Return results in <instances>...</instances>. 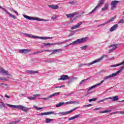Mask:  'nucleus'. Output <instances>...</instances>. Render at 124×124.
<instances>
[{"mask_svg": "<svg viewBox=\"0 0 124 124\" xmlns=\"http://www.w3.org/2000/svg\"><path fill=\"white\" fill-rule=\"evenodd\" d=\"M108 57L107 55H104L102 56H101L100 58L96 59L90 63H88L86 64H79V67H81V66H84L85 65H92V64H93L94 63H96L97 62H100L104 59V58H107Z\"/></svg>", "mask_w": 124, "mask_h": 124, "instance_id": "obj_1", "label": "nucleus"}, {"mask_svg": "<svg viewBox=\"0 0 124 124\" xmlns=\"http://www.w3.org/2000/svg\"><path fill=\"white\" fill-rule=\"evenodd\" d=\"M7 106H8V107H10L11 108H16V109H20L22 111H23V112H28L29 110H30V109H31V108H27L22 105L16 106L10 105L9 104H7Z\"/></svg>", "mask_w": 124, "mask_h": 124, "instance_id": "obj_2", "label": "nucleus"}, {"mask_svg": "<svg viewBox=\"0 0 124 124\" xmlns=\"http://www.w3.org/2000/svg\"><path fill=\"white\" fill-rule=\"evenodd\" d=\"M22 34L26 36V37H29V38H34L35 39H36V38H39L40 39H44L46 40V39H52V38H54V37H39L33 35L31 34H28L27 33H22Z\"/></svg>", "mask_w": 124, "mask_h": 124, "instance_id": "obj_3", "label": "nucleus"}, {"mask_svg": "<svg viewBox=\"0 0 124 124\" xmlns=\"http://www.w3.org/2000/svg\"><path fill=\"white\" fill-rule=\"evenodd\" d=\"M124 66H122L120 68V69L118 70L115 73H113L112 74L106 76L104 78V80H107L109 79H111L114 77H116V76H117L118 75H119L120 73H121V72H122V71H123V70H124Z\"/></svg>", "mask_w": 124, "mask_h": 124, "instance_id": "obj_4", "label": "nucleus"}, {"mask_svg": "<svg viewBox=\"0 0 124 124\" xmlns=\"http://www.w3.org/2000/svg\"><path fill=\"white\" fill-rule=\"evenodd\" d=\"M87 37L82 38L81 39H77L76 41H74L73 43L70 44L69 45L65 46V47H68L69 45H78V44H81L87 41Z\"/></svg>", "mask_w": 124, "mask_h": 124, "instance_id": "obj_5", "label": "nucleus"}, {"mask_svg": "<svg viewBox=\"0 0 124 124\" xmlns=\"http://www.w3.org/2000/svg\"><path fill=\"white\" fill-rule=\"evenodd\" d=\"M104 81H106V80H104V78L103 80L101 81L99 83L95 84L92 86H91L90 87H89L88 88V90L87 91V94H90V93H92V92H91V91H92V90H93V89H95V88H97V87H98L99 86H100V85H101V84H102V83H104Z\"/></svg>", "mask_w": 124, "mask_h": 124, "instance_id": "obj_6", "label": "nucleus"}, {"mask_svg": "<svg viewBox=\"0 0 124 124\" xmlns=\"http://www.w3.org/2000/svg\"><path fill=\"white\" fill-rule=\"evenodd\" d=\"M105 1V0H100L96 6L91 12H90V14H92V13H93L94 12L96 11L97 8L100 7V6H101V5L104 3Z\"/></svg>", "mask_w": 124, "mask_h": 124, "instance_id": "obj_7", "label": "nucleus"}, {"mask_svg": "<svg viewBox=\"0 0 124 124\" xmlns=\"http://www.w3.org/2000/svg\"><path fill=\"white\" fill-rule=\"evenodd\" d=\"M120 1L118 0H113L111 1L110 5H111V10H114V9H116V7H117V5H118V3H119Z\"/></svg>", "mask_w": 124, "mask_h": 124, "instance_id": "obj_8", "label": "nucleus"}, {"mask_svg": "<svg viewBox=\"0 0 124 124\" xmlns=\"http://www.w3.org/2000/svg\"><path fill=\"white\" fill-rule=\"evenodd\" d=\"M78 108H79V107H76L70 110V111L59 112V114H61V115H62V116H65L66 115H68V114H70L71 112H73V111H75V110H76V109H78Z\"/></svg>", "mask_w": 124, "mask_h": 124, "instance_id": "obj_9", "label": "nucleus"}, {"mask_svg": "<svg viewBox=\"0 0 124 124\" xmlns=\"http://www.w3.org/2000/svg\"><path fill=\"white\" fill-rule=\"evenodd\" d=\"M0 9H2V10H3L4 12H5L8 15H9L10 17H12V18H13V19H16V16H15L11 14L8 11H7L5 8L2 7V6H0Z\"/></svg>", "mask_w": 124, "mask_h": 124, "instance_id": "obj_10", "label": "nucleus"}, {"mask_svg": "<svg viewBox=\"0 0 124 124\" xmlns=\"http://www.w3.org/2000/svg\"><path fill=\"white\" fill-rule=\"evenodd\" d=\"M109 48H112L108 50V53H113V51H115L117 49V45L113 44L108 46Z\"/></svg>", "mask_w": 124, "mask_h": 124, "instance_id": "obj_11", "label": "nucleus"}, {"mask_svg": "<svg viewBox=\"0 0 124 124\" xmlns=\"http://www.w3.org/2000/svg\"><path fill=\"white\" fill-rule=\"evenodd\" d=\"M0 73L3 74V75H8V76H11V75L9 74L8 71L3 69V68L0 67Z\"/></svg>", "mask_w": 124, "mask_h": 124, "instance_id": "obj_12", "label": "nucleus"}, {"mask_svg": "<svg viewBox=\"0 0 124 124\" xmlns=\"http://www.w3.org/2000/svg\"><path fill=\"white\" fill-rule=\"evenodd\" d=\"M54 114V115H57V113H55L54 111H49L47 112H42L39 114V116H45L48 115H52Z\"/></svg>", "mask_w": 124, "mask_h": 124, "instance_id": "obj_13", "label": "nucleus"}, {"mask_svg": "<svg viewBox=\"0 0 124 124\" xmlns=\"http://www.w3.org/2000/svg\"><path fill=\"white\" fill-rule=\"evenodd\" d=\"M69 79V77L67 75H62L60 76V78L58 79V81L62 80L63 81H65V80H68Z\"/></svg>", "mask_w": 124, "mask_h": 124, "instance_id": "obj_14", "label": "nucleus"}, {"mask_svg": "<svg viewBox=\"0 0 124 124\" xmlns=\"http://www.w3.org/2000/svg\"><path fill=\"white\" fill-rule=\"evenodd\" d=\"M23 16L24 17V18H26L27 20H33L34 21H36L37 18V17L30 16L26 15H23Z\"/></svg>", "mask_w": 124, "mask_h": 124, "instance_id": "obj_15", "label": "nucleus"}, {"mask_svg": "<svg viewBox=\"0 0 124 124\" xmlns=\"http://www.w3.org/2000/svg\"><path fill=\"white\" fill-rule=\"evenodd\" d=\"M82 24H83V22H82L78 23L77 25L71 27V30H76V29H78Z\"/></svg>", "mask_w": 124, "mask_h": 124, "instance_id": "obj_16", "label": "nucleus"}, {"mask_svg": "<svg viewBox=\"0 0 124 124\" xmlns=\"http://www.w3.org/2000/svg\"><path fill=\"white\" fill-rule=\"evenodd\" d=\"M38 96H40V94H34L33 95V96L28 97V99L30 100H34L36 99V97H38Z\"/></svg>", "mask_w": 124, "mask_h": 124, "instance_id": "obj_17", "label": "nucleus"}, {"mask_svg": "<svg viewBox=\"0 0 124 124\" xmlns=\"http://www.w3.org/2000/svg\"><path fill=\"white\" fill-rule=\"evenodd\" d=\"M78 15V13L77 12H75L72 14H66V16L67 18H73L75 16H76V15Z\"/></svg>", "mask_w": 124, "mask_h": 124, "instance_id": "obj_18", "label": "nucleus"}, {"mask_svg": "<svg viewBox=\"0 0 124 124\" xmlns=\"http://www.w3.org/2000/svg\"><path fill=\"white\" fill-rule=\"evenodd\" d=\"M19 53H21V54H28L29 52H31V49H20L19 50Z\"/></svg>", "mask_w": 124, "mask_h": 124, "instance_id": "obj_19", "label": "nucleus"}, {"mask_svg": "<svg viewBox=\"0 0 124 124\" xmlns=\"http://www.w3.org/2000/svg\"><path fill=\"white\" fill-rule=\"evenodd\" d=\"M122 64H123V66H124V60L123 62H122L121 63H119V64H114V65H109V67L115 68V67H117V66H120L122 65Z\"/></svg>", "mask_w": 124, "mask_h": 124, "instance_id": "obj_20", "label": "nucleus"}, {"mask_svg": "<svg viewBox=\"0 0 124 124\" xmlns=\"http://www.w3.org/2000/svg\"><path fill=\"white\" fill-rule=\"evenodd\" d=\"M118 27H119V25H118V24L114 25L113 26L110 28V29H109V31H110V32H112V31H116L118 29Z\"/></svg>", "mask_w": 124, "mask_h": 124, "instance_id": "obj_21", "label": "nucleus"}, {"mask_svg": "<svg viewBox=\"0 0 124 124\" xmlns=\"http://www.w3.org/2000/svg\"><path fill=\"white\" fill-rule=\"evenodd\" d=\"M48 6L51 9H59V5H48Z\"/></svg>", "mask_w": 124, "mask_h": 124, "instance_id": "obj_22", "label": "nucleus"}, {"mask_svg": "<svg viewBox=\"0 0 124 124\" xmlns=\"http://www.w3.org/2000/svg\"><path fill=\"white\" fill-rule=\"evenodd\" d=\"M108 98L111 99L112 101H117V100H119V97H118V96L109 97Z\"/></svg>", "mask_w": 124, "mask_h": 124, "instance_id": "obj_23", "label": "nucleus"}, {"mask_svg": "<svg viewBox=\"0 0 124 124\" xmlns=\"http://www.w3.org/2000/svg\"><path fill=\"white\" fill-rule=\"evenodd\" d=\"M108 5L109 4H108V3H106L104 7L101 9L102 11H105V10H107V9H108Z\"/></svg>", "mask_w": 124, "mask_h": 124, "instance_id": "obj_24", "label": "nucleus"}, {"mask_svg": "<svg viewBox=\"0 0 124 124\" xmlns=\"http://www.w3.org/2000/svg\"><path fill=\"white\" fill-rule=\"evenodd\" d=\"M80 114H77L75 115L73 117H72L68 119L69 121H72V120H74V119H77V118H79Z\"/></svg>", "mask_w": 124, "mask_h": 124, "instance_id": "obj_25", "label": "nucleus"}, {"mask_svg": "<svg viewBox=\"0 0 124 124\" xmlns=\"http://www.w3.org/2000/svg\"><path fill=\"white\" fill-rule=\"evenodd\" d=\"M27 73H29V74H36V73H38V71L28 70Z\"/></svg>", "mask_w": 124, "mask_h": 124, "instance_id": "obj_26", "label": "nucleus"}, {"mask_svg": "<svg viewBox=\"0 0 124 124\" xmlns=\"http://www.w3.org/2000/svg\"><path fill=\"white\" fill-rule=\"evenodd\" d=\"M62 105H65V103H64V102L59 103L55 105V106H56V107H57V108H59V107H61V106H62Z\"/></svg>", "mask_w": 124, "mask_h": 124, "instance_id": "obj_27", "label": "nucleus"}, {"mask_svg": "<svg viewBox=\"0 0 124 124\" xmlns=\"http://www.w3.org/2000/svg\"><path fill=\"white\" fill-rule=\"evenodd\" d=\"M53 121H54V119H53L46 118V124H50V123H51V122H53Z\"/></svg>", "mask_w": 124, "mask_h": 124, "instance_id": "obj_28", "label": "nucleus"}, {"mask_svg": "<svg viewBox=\"0 0 124 124\" xmlns=\"http://www.w3.org/2000/svg\"><path fill=\"white\" fill-rule=\"evenodd\" d=\"M36 21H38L39 22H42V21L48 22V20L47 19H44L38 18L37 17Z\"/></svg>", "mask_w": 124, "mask_h": 124, "instance_id": "obj_29", "label": "nucleus"}, {"mask_svg": "<svg viewBox=\"0 0 124 124\" xmlns=\"http://www.w3.org/2000/svg\"><path fill=\"white\" fill-rule=\"evenodd\" d=\"M115 19H116V16H114L111 18L108 21V22H107V24H109V23H111V22H114Z\"/></svg>", "mask_w": 124, "mask_h": 124, "instance_id": "obj_30", "label": "nucleus"}, {"mask_svg": "<svg viewBox=\"0 0 124 124\" xmlns=\"http://www.w3.org/2000/svg\"><path fill=\"white\" fill-rule=\"evenodd\" d=\"M112 111L111 109H108V110H103L99 112L100 114H103V113H110Z\"/></svg>", "mask_w": 124, "mask_h": 124, "instance_id": "obj_31", "label": "nucleus"}, {"mask_svg": "<svg viewBox=\"0 0 124 124\" xmlns=\"http://www.w3.org/2000/svg\"><path fill=\"white\" fill-rule=\"evenodd\" d=\"M87 80H89V78H86V79H83L82 80H81L79 83V86H81V85H82L83 84V83H84V82H85V81H87Z\"/></svg>", "mask_w": 124, "mask_h": 124, "instance_id": "obj_32", "label": "nucleus"}, {"mask_svg": "<svg viewBox=\"0 0 124 124\" xmlns=\"http://www.w3.org/2000/svg\"><path fill=\"white\" fill-rule=\"evenodd\" d=\"M43 52H44V50H41L40 51L34 52L33 54V55H36V54H40L43 53Z\"/></svg>", "mask_w": 124, "mask_h": 124, "instance_id": "obj_33", "label": "nucleus"}, {"mask_svg": "<svg viewBox=\"0 0 124 124\" xmlns=\"http://www.w3.org/2000/svg\"><path fill=\"white\" fill-rule=\"evenodd\" d=\"M65 105H68L70 104H73V101H69V102H64Z\"/></svg>", "mask_w": 124, "mask_h": 124, "instance_id": "obj_34", "label": "nucleus"}, {"mask_svg": "<svg viewBox=\"0 0 124 124\" xmlns=\"http://www.w3.org/2000/svg\"><path fill=\"white\" fill-rule=\"evenodd\" d=\"M51 54L50 55H54V54H57L56 49H52L51 50Z\"/></svg>", "mask_w": 124, "mask_h": 124, "instance_id": "obj_35", "label": "nucleus"}, {"mask_svg": "<svg viewBox=\"0 0 124 124\" xmlns=\"http://www.w3.org/2000/svg\"><path fill=\"white\" fill-rule=\"evenodd\" d=\"M33 108H35L36 110H41V109H43V108H38L36 106H33Z\"/></svg>", "mask_w": 124, "mask_h": 124, "instance_id": "obj_36", "label": "nucleus"}, {"mask_svg": "<svg viewBox=\"0 0 124 124\" xmlns=\"http://www.w3.org/2000/svg\"><path fill=\"white\" fill-rule=\"evenodd\" d=\"M54 45V43H45L44 46H50Z\"/></svg>", "mask_w": 124, "mask_h": 124, "instance_id": "obj_37", "label": "nucleus"}, {"mask_svg": "<svg viewBox=\"0 0 124 124\" xmlns=\"http://www.w3.org/2000/svg\"><path fill=\"white\" fill-rule=\"evenodd\" d=\"M19 122H20V120H19V121H15L11 122L9 124H18V123H19Z\"/></svg>", "mask_w": 124, "mask_h": 124, "instance_id": "obj_38", "label": "nucleus"}, {"mask_svg": "<svg viewBox=\"0 0 124 124\" xmlns=\"http://www.w3.org/2000/svg\"><path fill=\"white\" fill-rule=\"evenodd\" d=\"M56 51V54H59V53H61L62 51V49H55Z\"/></svg>", "mask_w": 124, "mask_h": 124, "instance_id": "obj_39", "label": "nucleus"}, {"mask_svg": "<svg viewBox=\"0 0 124 124\" xmlns=\"http://www.w3.org/2000/svg\"><path fill=\"white\" fill-rule=\"evenodd\" d=\"M88 48V46H83L80 47V49H82V50H86Z\"/></svg>", "mask_w": 124, "mask_h": 124, "instance_id": "obj_40", "label": "nucleus"}, {"mask_svg": "<svg viewBox=\"0 0 124 124\" xmlns=\"http://www.w3.org/2000/svg\"><path fill=\"white\" fill-rule=\"evenodd\" d=\"M91 106H93V105L89 104L88 105L83 106V107H84L85 108H87V107H91Z\"/></svg>", "mask_w": 124, "mask_h": 124, "instance_id": "obj_41", "label": "nucleus"}, {"mask_svg": "<svg viewBox=\"0 0 124 124\" xmlns=\"http://www.w3.org/2000/svg\"><path fill=\"white\" fill-rule=\"evenodd\" d=\"M0 81H8L7 79L0 77Z\"/></svg>", "mask_w": 124, "mask_h": 124, "instance_id": "obj_42", "label": "nucleus"}, {"mask_svg": "<svg viewBox=\"0 0 124 124\" xmlns=\"http://www.w3.org/2000/svg\"><path fill=\"white\" fill-rule=\"evenodd\" d=\"M124 19H121L119 21V22H118V24H124Z\"/></svg>", "mask_w": 124, "mask_h": 124, "instance_id": "obj_43", "label": "nucleus"}, {"mask_svg": "<svg viewBox=\"0 0 124 124\" xmlns=\"http://www.w3.org/2000/svg\"><path fill=\"white\" fill-rule=\"evenodd\" d=\"M60 93H61V92H57V93H53V95H54V96H57L59 95V94H60Z\"/></svg>", "mask_w": 124, "mask_h": 124, "instance_id": "obj_44", "label": "nucleus"}, {"mask_svg": "<svg viewBox=\"0 0 124 124\" xmlns=\"http://www.w3.org/2000/svg\"><path fill=\"white\" fill-rule=\"evenodd\" d=\"M96 100V98H92L89 100V102H92V101H95Z\"/></svg>", "mask_w": 124, "mask_h": 124, "instance_id": "obj_45", "label": "nucleus"}, {"mask_svg": "<svg viewBox=\"0 0 124 124\" xmlns=\"http://www.w3.org/2000/svg\"><path fill=\"white\" fill-rule=\"evenodd\" d=\"M60 44H63V43H62V42L60 43H56L53 44V45H60Z\"/></svg>", "mask_w": 124, "mask_h": 124, "instance_id": "obj_46", "label": "nucleus"}, {"mask_svg": "<svg viewBox=\"0 0 124 124\" xmlns=\"http://www.w3.org/2000/svg\"><path fill=\"white\" fill-rule=\"evenodd\" d=\"M70 39H69V40H65L64 41L62 42L63 44L64 43H66V42H69V41H70Z\"/></svg>", "mask_w": 124, "mask_h": 124, "instance_id": "obj_47", "label": "nucleus"}, {"mask_svg": "<svg viewBox=\"0 0 124 124\" xmlns=\"http://www.w3.org/2000/svg\"><path fill=\"white\" fill-rule=\"evenodd\" d=\"M101 107L100 108H96L94 109V111H97V110H99L100 109H101Z\"/></svg>", "mask_w": 124, "mask_h": 124, "instance_id": "obj_48", "label": "nucleus"}, {"mask_svg": "<svg viewBox=\"0 0 124 124\" xmlns=\"http://www.w3.org/2000/svg\"><path fill=\"white\" fill-rule=\"evenodd\" d=\"M69 3L70 4H75V1H69Z\"/></svg>", "mask_w": 124, "mask_h": 124, "instance_id": "obj_49", "label": "nucleus"}, {"mask_svg": "<svg viewBox=\"0 0 124 124\" xmlns=\"http://www.w3.org/2000/svg\"><path fill=\"white\" fill-rule=\"evenodd\" d=\"M73 104H75V103H76L77 104H80V102L78 101H73Z\"/></svg>", "mask_w": 124, "mask_h": 124, "instance_id": "obj_50", "label": "nucleus"}, {"mask_svg": "<svg viewBox=\"0 0 124 124\" xmlns=\"http://www.w3.org/2000/svg\"><path fill=\"white\" fill-rule=\"evenodd\" d=\"M46 62H55V61L54 60H51V61H46Z\"/></svg>", "mask_w": 124, "mask_h": 124, "instance_id": "obj_51", "label": "nucleus"}, {"mask_svg": "<svg viewBox=\"0 0 124 124\" xmlns=\"http://www.w3.org/2000/svg\"><path fill=\"white\" fill-rule=\"evenodd\" d=\"M54 94H52L48 96V98H52V97H54Z\"/></svg>", "mask_w": 124, "mask_h": 124, "instance_id": "obj_52", "label": "nucleus"}, {"mask_svg": "<svg viewBox=\"0 0 124 124\" xmlns=\"http://www.w3.org/2000/svg\"><path fill=\"white\" fill-rule=\"evenodd\" d=\"M14 12L17 15V16H19V14L17 12V11H14Z\"/></svg>", "mask_w": 124, "mask_h": 124, "instance_id": "obj_53", "label": "nucleus"}, {"mask_svg": "<svg viewBox=\"0 0 124 124\" xmlns=\"http://www.w3.org/2000/svg\"><path fill=\"white\" fill-rule=\"evenodd\" d=\"M107 22H105L103 24H100V26H105V25H107Z\"/></svg>", "mask_w": 124, "mask_h": 124, "instance_id": "obj_54", "label": "nucleus"}, {"mask_svg": "<svg viewBox=\"0 0 124 124\" xmlns=\"http://www.w3.org/2000/svg\"><path fill=\"white\" fill-rule=\"evenodd\" d=\"M41 99H44V100H47L49 99V97H47L46 98H41Z\"/></svg>", "mask_w": 124, "mask_h": 124, "instance_id": "obj_55", "label": "nucleus"}, {"mask_svg": "<svg viewBox=\"0 0 124 124\" xmlns=\"http://www.w3.org/2000/svg\"><path fill=\"white\" fill-rule=\"evenodd\" d=\"M3 106V107H4L5 106V104L3 102H1V106Z\"/></svg>", "mask_w": 124, "mask_h": 124, "instance_id": "obj_56", "label": "nucleus"}, {"mask_svg": "<svg viewBox=\"0 0 124 124\" xmlns=\"http://www.w3.org/2000/svg\"><path fill=\"white\" fill-rule=\"evenodd\" d=\"M0 86H7V84L4 83H0Z\"/></svg>", "mask_w": 124, "mask_h": 124, "instance_id": "obj_57", "label": "nucleus"}, {"mask_svg": "<svg viewBox=\"0 0 124 124\" xmlns=\"http://www.w3.org/2000/svg\"><path fill=\"white\" fill-rule=\"evenodd\" d=\"M72 79L73 80H77V77H72Z\"/></svg>", "mask_w": 124, "mask_h": 124, "instance_id": "obj_58", "label": "nucleus"}, {"mask_svg": "<svg viewBox=\"0 0 124 124\" xmlns=\"http://www.w3.org/2000/svg\"><path fill=\"white\" fill-rule=\"evenodd\" d=\"M57 17L56 16H53L51 17L52 20H55V19H56Z\"/></svg>", "mask_w": 124, "mask_h": 124, "instance_id": "obj_59", "label": "nucleus"}, {"mask_svg": "<svg viewBox=\"0 0 124 124\" xmlns=\"http://www.w3.org/2000/svg\"><path fill=\"white\" fill-rule=\"evenodd\" d=\"M117 113H120V111H115V112H113L112 113V114L113 115H114V114H117Z\"/></svg>", "mask_w": 124, "mask_h": 124, "instance_id": "obj_60", "label": "nucleus"}, {"mask_svg": "<svg viewBox=\"0 0 124 124\" xmlns=\"http://www.w3.org/2000/svg\"><path fill=\"white\" fill-rule=\"evenodd\" d=\"M108 99H110V98H109V97H108V98H104L103 100V101H105L106 100H108Z\"/></svg>", "mask_w": 124, "mask_h": 124, "instance_id": "obj_61", "label": "nucleus"}, {"mask_svg": "<svg viewBox=\"0 0 124 124\" xmlns=\"http://www.w3.org/2000/svg\"><path fill=\"white\" fill-rule=\"evenodd\" d=\"M44 51V52H51V50H47V49H46V50H43Z\"/></svg>", "mask_w": 124, "mask_h": 124, "instance_id": "obj_62", "label": "nucleus"}, {"mask_svg": "<svg viewBox=\"0 0 124 124\" xmlns=\"http://www.w3.org/2000/svg\"><path fill=\"white\" fill-rule=\"evenodd\" d=\"M5 97H6V98H10V97H9L7 94H5Z\"/></svg>", "mask_w": 124, "mask_h": 124, "instance_id": "obj_63", "label": "nucleus"}, {"mask_svg": "<svg viewBox=\"0 0 124 124\" xmlns=\"http://www.w3.org/2000/svg\"><path fill=\"white\" fill-rule=\"evenodd\" d=\"M64 87V85H61L60 86H58V88H63Z\"/></svg>", "mask_w": 124, "mask_h": 124, "instance_id": "obj_64", "label": "nucleus"}]
</instances>
